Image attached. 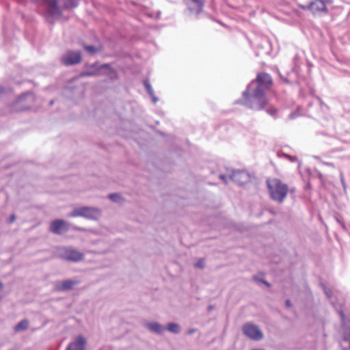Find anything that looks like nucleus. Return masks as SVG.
<instances>
[{
  "label": "nucleus",
  "mask_w": 350,
  "mask_h": 350,
  "mask_svg": "<svg viewBox=\"0 0 350 350\" xmlns=\"http://www.w3.org/2000/svg\"><path fill=\"white\" fill-rule=\"evenodd\" d=\"M332 0H314L308 5H299V6L303 10H309L313 14L328 12L326 3H331Z\"/></svg>",
  "instance_id": "423d86ee"
},
{
  "label": "nucleus",
  "mask_w": 350,
  "mask_h": 350,
  "mask_svg": "<svg viewBox=\"0 0 350 350\" xmlns=\"http://www.w3.org/2000/svg\"><path fill=\"white\" fill-rule=\"evenodd\" d=\"M3 288V284L0 282V290Z\"/></svg>",
  "instance_id": "7c9ffc66"
},
{
  "label": "nucleus",
  "mask_w": 350,
  "mask_h": 350,
  "mask_svg": "<svg viewBox=\"0 0 350 350\" xmlns=\"http://www.w3.org/2000/svg\"><path fill=\"white\" fill-rule=\"evenodd\" d=\"M205 0H185V4L191 12L200 13L204 8Z\"/></svg>",
  "instance_id": "ddd939ff"
},
{
  "label": "nucleus",
  "mask_w": 350,
  "mask_h": 350,
  "mask_svg": "<svg viewBox=\"0 0 350 350\" xmlns=\"http://www.w3.org/2000/svg\"><path fill=\"white\" fill-rule=\"evenodd\" d=\"M144 85L145 86L148 94L152 98V101L155 103L158 101L157 97L155 96L154 92L152 88L150 83L148 79H146L143 82Z\"/></svg>",
  "instance_id": "f3484780"
},
{
  "label": "nucleus",
  "mask_w": 350,
  "mask_h": 350,
  "mask_svg": "<svg viewBox=\"0 0 350 350\" xmlns=\"http://www.w3.org/2000/svg\"><path fill=\"white\" fill-rule=\"evenodd\" d=\"M243 332L248 338L254 340H260L263 338V334L258 326L247 323L243 327Z\"/></svg>",
  "instance_id": "1a4fd4ad"
},
{
  "label": "nucleus",
  "mask_w": 350,
  "mask_h": 350,
  "mask_svg": "<svg viewBox=\"0 0 350 350\" xmlns=\"http://www.w3.org/2000/svg\"><path fill=\"white\" fill-rule=\"evenodd\" d=\"M77 5V0H67L65 1L64 7L65 8H71Z\"/></svg>",
  "instance_id": "412c9836"
},
{
  "label": "nucleus",
  "mask_w": 350,
  "mask_h": 350,
  "mask_svg": "<svg viewBox=\"0 0 350 350\" xmlns=\"http://www.w3.org/2000/svg\"><path fill=\"white\" fill-rule=\"evenodd\" d=\"M79 283L77 280H66L57 282L55 285L56 291H66L72 290L75 285Z\"/></svg>",
  "instance_id": "f8f14e48"
},
{
  "label": "nucleus",
  "mask_w": 350,
  "mask_h": 350,
  "mask_svg": "<svg viewBox=\"0 0 350 350\" xmlns=\"http://www.w3.org/2000/svg\"><path fill=\"white\" fill-rule=\"evenodd\" d=\"M84 49L90 54H94L97 52V49L93 46H84Z\"/></svg>",
  "instance_id": "5701e85b"
},
{
  "label": "nucleus",
  "mask_w": 350,
  "mask_h": 350,
  "mask_svg": "<svg viewBox=\"0 0 350 350\" xmlns=\"http://www.w3.org/2000/svg\"><path fill=\"white\" fill-rule=\"evenodd\" d=\"M146 326L151 332L158 334H162L165 330V327L163 325L155 321L147 323Z\"/></svg>",
  "instance_id": "2eb2a0df"
},
{
  "label": "nucleus",
  "mask_w": 350,
  "mask_h": 350,
  "mask_svg": "<svg viewBox=\"0 0 350 350\" xmlns=\"http://www.w3.org/2000/svg\"><path fill=\"white\" fill-rule=\"evenodd\" d=\"M243 96L247 100V107L250 109L262 110L267 105L265 91L260 88L252 90L250 86L244 92Z\"/></svg>",
  "instance_id": "f03ea898"
},
{
  "label": "nucleus",
  "mask_w": 350,
  "mask_h": 350,
  "mask_svg": "<svg viewBox=\"0 0 350 350\" xmlns=\"http://www.w3.org/2000/svg\"><path fill=\"white\" fill-rule=\"evenodd\" d=\"M109 199H110L113 202L118 204H122L124 202V198L120 193H111L108 196Z\"/></svg>",
  "instance_id": "a211bd4d"
},
{
  "label": "nucleus",
  "mask_w": 350,
  "mask_h": 350,
  "mask_svg": "<svg viewBox=\"0 0 350 350\" xmlns=\"http://www.w3.org/2000/svg\"><path fill=\"white\" fill-rule=\"evenodd\" d=\"M49 7V12L51 15L60 14V10L57 5V0H44Z\"/></svg>",
  "instance_id": "dca6fc26"
},
{
  "label": "nucleus",
  "mask_w": 350,
  "mask_h": 350,
  "mask_svg": "<svg viewBox=\"0 0 350 350\" xmlns=\"http://www.w3.org/2000/svg\"><path fill=\"white\" fill-rule=\"evenodd\" d=\"M86 340L82 336H78L75 342H71L66 350H85Z\"/></svg>",
  "instance_id": "4468645a"
},
{
  "label": "nucleus",
  "mask_w": 350,
  "mask_h": 350,
  "mask_svg": "<svg viewBox=\"0 0 350 350\" xmlns=\"http://www.w3.org/2000/svg\"><path fill=\"white\" fill-rule=\"evenodd\" d=\"M266 111L267 113L273 117H276L278 114V109L273 106H271L269 108H267Z\"/></svg>",
  "instance_id": "4be33fe9"
},
{
  "label": "nucleus",
  "mask_w": 350,
  "mask_h": 350,
  "mask_svg": "<svg viewBox=\"0 0 350 350\" xmlns=\"http://www.w3.org/2000/svg\"><path fill=\"white\" fill-rule=\"evenodd\" d=\"M29 326V321L26 319L21 321L19 322L15 327L14 331L16 332L23 331L27 329Z\"/></svg>",
  "instance_id": "6ab92c4d"
},
{
  "label": "nucleus",
  "mask_w": 350,
  "mask_h": 350,
  "mask_svg": "<svg viewBox=\"0 0 350 350\" xmlns=\"http://www.w3.org/2000/svg\"><path fill=\"white\" fill-rule=\"evenodd\" d=\"M220 179L222 180L225 183H228V179L229 180H234V178H236V176H219Z\"/></svg>",
  "instance_id": "b1692460"
},
{
  "label": "nucleus",
  "mask_w": 350,
  "mask_h": 350,
  "mask_svg": "<svg viewBox=\"0 0 350 350\" xmlns=\"http://www.w3.org/2000/svg\"><path fill=\"white\" fill-rule=\"evenodd\" d=\"M81 60V53L79 51H68L61 58L62 64L67 66L78 64Z\"/></svg>",
  "instance_id": "0eeeda50"
},
{
  "label": "nucleus",
  "mask_w": 350,
  "mask_h": 350,
  "mask_svg": "<svg viewBox=\"0 0 350 350\" xmlns=\"http://www.w3.org/2000/svg\"><path fill=\"white\" fill-rule=\"evenodd\" d=\"M285 304H286V307H288V308H290L291 306V301L288 299L286 301Z\"/></svg>",
  "instance_id": "bb28decb"
},
{
  "label": "nucleus",
  "mask_w": 350,
  "mask_h": 350,
  "mask_svg": "<svg viewBox=\"0 0 350 350\" xmlns=\"http://www.w3.org/2000/svg\"><path fill=\"white\" fill-rule=\"evenodd\" d=\"M271 198L278 202H282L288 192V186L279 179L273 178L267 180Z\"/></svg>",
  "instance_id": "7ed1b4c3"
},
{
  "label": "nucleus",
  "mask_w": 350,
  "mask_h": 350,
  "mask_svg": "<svg viewBox=\"0 0 350 350\" xmlns=\"http://www.w3.org/2000/svg\"><path fill=\"white\" fill-rule=\"evenodd\" d=\"M261 282H263L264 284H265L267 286H269V284L267 282H266L265 280H261Z\"/></svg>",
  "instance_id": "c756f323"
},
{
  "label": "nucleus",
  "mask_w": 350,
  "mask_h": 350,
  "mask_svg": "<svg viewBox=\"0 0 350 350\" xmlns=\"http://www.w3.org/2000/svg\"><path fill=\"white\" fill-rule=\"evenodd\" d=\"M255 81L258 84L256 88H260L262 90H269L273 83L271 75L265 72L258 74Z\"/></svg>",
  "instance_id": "9d476101"
},
{
  "label": "nucleus",
  "mask_w": 350,
  "mask_h": 350,
  "mask_svg": "<svg viewBox=\"0 0 350 350\" xmlns=\"http://www.w3.org/2000/svg\"><path fill=\"white\" fill-rule=\"evenodd\" d=\"M101 215V211L95 207L81 206L75 208L68 216L70 217H83L88 219L97 220Z\"/></svg>",
  "instance_id": "20e7f679"
},
{
  "label": "nucleus",
  "mask_w": 350,
  "mask_h": 350,
  "mask_svg": "<svg viewBox=\"0 0 350 350\" xmlns=\"http://www.w3.org/2000/svg\"><path fill=\"white\" fill-rule=\"evenodd\" d=\"M3 90L2 88H0V94H1V93H3Z\"/></svg>",
  "instance_id": "2f4dec72"
},
{
  "label": "nucleus",
  "mask_w": 350,
  "mask_h": 350,
  "mask_svg": "<svg viewBox=\"0 0 350 350\" xmlns=\"http://www.w3.org/2000/svg\"><path fill=\"white\" fill-rule=\"evenodd\" d=\"M165 329L169 331L170 332L174 334H178L180 332V326L178 323H170L167 324Z\"/></svg>",
  "instance_id": "aec40b11"
},
{
  "label": "nucleus",
  "mask_w": 350,
  "mask_h": 350,
  "mask_svg": "<svg viewBox=\"0 0 350 350\" xmlns=\"http://www.w3.org/2000/svg\"><path fill=\"white\" fill-rule=\"evenodd\" d=\"M324 292L329 299L331 304L336 310L340 314L342 326L340 329V334L342 341L340 346L343 350H350V319L345 318L342 310L343 299L340 294L334 295L332 291L324 287Z\"/></svg>",
  "instance_id": "f257e3e1"
},
{
  "label": "nucleus",
  "mask_w": 350,
  "mask_h": 350,
  "mask_svg": "<svg viewBox=\"0 0 350 350\" xmlns=\"http://www.w3.org/2000/svg\"><path fill=\"white\" fill-rule=\"evenodd\" d=\"M16 215L14 214L11 215V216L10 217V218H9V219L8 221V223L9 224L13 223L16 220Z\"/></svg>",
  "instance_id": "a878e982"
},
{
  "label": "nucleus",
  "mask_w": 350,
  "mask_h": 350,
  "mask_svg": "<svg viewBox=\"0 0 350 350\" xmlns=\"http://www.w3.org/2000/svg\"><path fill=\"white\" fill-rule=\"evenodd\" d=\"M60 258L63 260L72 262H79L84 258V254L76 250L65 247L63 249Z\"/></svg>",
  "instance_id": "6e6552de"
},
{
  "label": "nucleus",
  "mask_w": 350,
  "mask_h": 350,
  "mask_svg": "<svg viewBox=\"0 0 350 350\" xmlns=\"http://www.w3.org/2000/svg\"><path fill=\"white\" fill-rule=\"evenodd\" d=\"M204 265V261L203 259L199 260L196 264L195 267L197 268H203Z\"/></svg>",
  "instance_id": "393cba45"
},
{
  "label": "nucleus",
  "mask_w": 350,
  "mask_h": 350,
  "mask_svg": "<svg viewBox=\"0 0 350 350\" xmlns=\"http://www.w3.org/2000/svg\"><path fill=\"white\" fill-rule=\"evenodd\" d=\"M68 230V224L63 219H55L51 221L50 230L55 234H61Z\"/></svg>",
  "instance_id": "9b49d317"
},
{
  "label": "nucleus",
  "mask_w": 350,
  "mask_h": 350,
  "mask_svg": "<svg viewBox=\"0 0 350 350\" xmlns=\"http://www.w3.org/2000/svg\"><path fill=\"white\" fill-rule=\"evenodd\" d=\"M340 180H341V182H342V185H343L344 188L345 189V184H344V180H343V178H342V176H341Z\"/></svg>",
  "instance_id": "c85d7f7f"
},
{
  "label": "nucleus",
  "mask_w": 350,
  "mask_h": 350,
  "mask_svg": "<svg viewBox=\"0 0 350 350\" xmlns=\"http://www.w3.org/2000/svg\"><path fill=\"white\" fill-rule=\"evenodd\" d=\"M88 70L82 72L80 75L81 77H90L101 74L103 70H106V73L110 75L111 79L116 77V74L113 70H112L109 64H103L101 66H98L96 64H92L88 66Z\"/></svg>",
  "instance_id": "39448f33"
},
{
  "label": "nucleus",
  "mask_w": 350,
  "mask_h": 350,
  "mask_svg": "<svg viewBox=\"0 0 350 350\" xmlns=\"http://www.w3.org/2000/svg\"><path fill=\"white\" fill-rule=\"evenodd\" d=\"M74 229H75V230H78V231H83V230H84V229H83V228H80V227H77V226L74 227Z\"/></svg>",
  "instance_id": "cd10ccee"
}]
</instances>
